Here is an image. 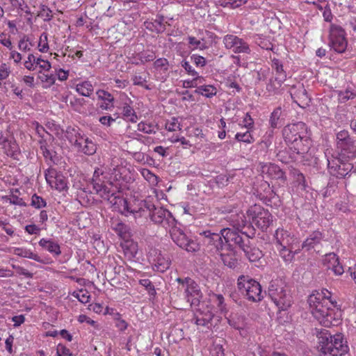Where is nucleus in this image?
<instances>
[{
  "label": "nucleus",
  "mask_w": 356,
  "mask_h": 356,
  "mask_svg": "<svg viewBox=\"0 0 356 356\" xmlns=\"http://www.w3.org/2000/svg\"><path fill=\"white\" fill-rule=\"evenodd\" d=\"M313 316L324 327L337 325L340 322L341 311L332 293L326 289L316 291L307 300Z\"/></svg>",
  "instance_id": "nucleus-1"
},
{
  "label": "nucleus",
  "mask_w": 356,
  "mask_h": 356,
  "mask_svg": "<svg viewBox=\"0 0 356 356\" xmlns=\"http://www.w3.org/2000/svg\"><path fill=\"white\" fill-rule=\"evenodd\" d=\"M318 349L321 356H346L348 352L346 341H343L341 334L332 335L327 330L319 333Z\"/></svg>",
  "instance_id": "nucleus-2"
},
{
  "label": "nucleus",
  "mask_w": 356,
  "mask_h": 356,
  "mask_svg": "<svg viewBox=\"0 0 356 356\" xmlns=\"http://www.w3.org/2000/svg\"><path fill=\"white\" fill-rule=\"evenodd\" d=\"M66 137L79 152L88 156L95 154L96 145L79 128L68 127L66 131Z\"/></svg>",
  "instance_id": "nucleus-3"
},
{
  "label": "nucleus",
  "mask_w": 356,
  "mask_h": 356,
  "mask_svg": "<svg viewBox=\"0 0 356 356\" xmlns=\"http://www.w3.org/2000/svg\"><path fill=\"white\" fill-rule=\"evenodd\" d=\"M176 282L179 284L178 289L183 291L184 298L190 303L191 307L196 308L202 305L200 301L202 293L195 280L187 277L185 278L178 277L176 279Z\"/></svg>",
  "instance_id": "nucleus-4"
},
{
  "label": "nucleus",
  "mask_w": 356,
  "mask_h": 356,
  "mask_svg": "<svg viewBox=\"0 0 356 356\" xmlns=\"http://www.w3.org/2000/svg\"><path fill=\"white\" fill-rule=\"evenodd\" d=\"M237 287L240 293L249 301L259 302L263 299L260 284L249 275L239 276Z\"/></svg>",
  "instance_id": "nucleus-5"
},
{
  "label": "nucleus",
  "mask_w": 356,
  "mask_h": 356,
  "mask_svg": "<svg viewBox=\"0 0 356 356\" xmlns=\"http://www.w3.org/2000/svg\"><path fill=\"white\" fill-rule=\"evenodd\" d=\"M268 295L276 306L282 309H287L291 305V296L284 286L282 280H273L268 287Z\"/></svg>",
  "instance_id": "nucleus-6"
},
{
  "label": "nucleus",
  "mask_w": 356,
  "mask_h": 356,
  "mask_svg": "<svg viewBox=\"0 0 356 356\" xmlns=\"http://www.w3.org/2000/svg\"><path fill=\"white\" fill-rule=\"evenodd\" d=\"M147 209L149 211L150 219L154 224L160 225L168 230L177 225L178 221L167 209L154 204H148Z\"/></svg>",
  "instance_id": "nucleus-7"
},
{
  "label": "nucleus",
  "mask_w": 356,
  "mask_h": 356,
  "mask_svg": "<svg viewBox=\"0 0 356 356\" xmlns=\"http://www.w3.org/2000/svg\"><path fill=\"white\" fill-rule=\"evenodd\" d=\"M200 235L202 236V241L207 253L213 257L218 256L221 253L225 244L222 240L221 231L220 233H215L211 232V230H204L200 232Z\"/></svg>",
  "instance_id": "nucleus-8"
},
{
  "label": "nucleus",
  "mask_w": 356,
  "mask_h": 356,
  "mask_svg": "<svg viewBox=\"0 0 356 356\" xmlns=\"http://www.w3.org/2000/svg\"><path fill=\"white\" fill-rule=\"evenodd\" d=\"M336 143L339 157L344 159L356 157V145L348 131H339L337 134Z\"/></svg>",
  "instance_id": "nucleus-9"
},
{
  "label": "nucleus",
  "mask_w": 356,
  "mask_h": 356,
  "mask_svg": "<svg viewBox=\"0 0 356 356\" xmlns=\"http://www.w3.org/2000/svg\"><path fill=\"white\" fill-rule=\"evenodd\" d=\"M172 240L181 248L187 252H195L199 250V245L185 233L180 222L169 230Z\"/></svg>",
  "instance_id": "nucleus-10"
},
{
  "label": "nucleus",
  "mask_w": 356,
  "mask_h": 356,
  "mask_svg": "<svg viewBox=\"0 0 356 356\" xmlns=\"http://www.w3.org/2000/svg\"><path fill=\"white\" fill-rule=\"evenodd\" d=\"M221 235L223 236L225 243L229 248L235 247L241 249L243 245L250 242V236L245 232L230 227L222 229Z\"/></svg>",
  "instance_id": "nucleus-11"
},
{
  "label": "nucleus",
  "mask_w": 356,
  "mask_h": 356,
  "mask_svg": "<svg viewBox=\"0 0 356 356\" xmlns=\"http://www.w3.org/2000/svg\"><path fill=\"white\" fill-rule=\"evenodd\" d=\"M247 214L252 219V222L261 231H266L272 222V216L267 211L256 205L247 211Z\"/></svg>",
  "instance_id": "nucleus-12"
},
{
  "label": "nucleus",
  "mask_w": 356,
  "mask_h": 356,
  "mask_svg": "<svg viewBox=\"0 0 356 356\" xmlns=\"http://www.w3.org/2000/svg\"><path fill=\"white\" fill-rule=\"evenodd\" d=\"M307 133V126L302 122L287 124L282 129L283 138L287 145L300 137L305 136Z\"/></svg>",
  "instance_id": "nucleus-13"
},
{
  "label": "nucleus",
  "mask_w": 356,
  "mask_h": 356,
  "mask_svg": "<svg viewBox=\"0 0 356 356\" xmlns=\"http://www.w3.org/2000/svg\"><path fill=\"white\" fill-rule=\"evenodd\" d=\"M345 31L339 26L332 24L330 29V46L337 53H343L347 47Z\"/></svg>",
  "instance_id": "nucleus-14"
},
{
  "label": "nucleus",
  "mask_w": 356,
  "mask_h": 356,
  "mask_svg": "<svg viewBox=\"0 0 356 356\" xmlns=\"http://www.w3.org/2000/svg\"><path fill=\"white\" fill-rule=\"evenodd\" d=\"M148 260L152 264L155 271L163 273L170 266L171 261L169 255L158 249H151L148 253Z\"/></svg>",
  "instance_id": "nucleus-15"
},
{
  "label": "nucleus",
  "mask_w": 356,
  "mask_h": 356,
  "mask_svg": "<svg viewBox=\"0 0 356 356\" xmlns=\"http://www.w3.org/2000/svg\"><path fill=\"white\" fill-rule=\"evenodd\" d=\"M222 42L227 49L235 54H250L251 49L249 44L242 38L233 34H227L223 37Z\"/></svg>",
  "instance_id": "nucleus-16"
},
{
  "label": "nucleus",
  "mask_w": 356,
  "mask_h": 356,
  "mask_svg": "<svg viewBox=\"0 0 356 356\" xmlns=\"http://www.w3.org/2000/svg\"><path fill=\"white\" fill-rule=\"evenodd\" d=\"M343 159L341 157L327 158V168L330 175L337 178H343L350 172L351 164L343 161Z\"/></svg>",
  "instance_id": "nucleus-17"
},
{
  "label": "nucleus",
  "mask_w": 356,
  "mask_h": 356,
  "mask_svg": "<svg viewBox=\"0 0 356 356\" xmlns=\"http://www.w3.org/2000/svg\"><path fill=\"white\" fill-rule=\"evenodd\" d=\"M115 209H117L122 215L129 216L133 214L134 218L141 217L145 213V210L140 208L138 210L133 209L129 207L127 200L119 195H115L109 202Z\"/></svg>",
  "instance_id": "nucleus-18"
},
{
  "label": "nucleus",
  "mask_w": 356,
  "mask_h": 356,
  "mask_svg": "<svg viewBox=\"0 0 356 356\" xmlns=\"http://www.w3.org/2000/svg\"><path fill=\"white\" fill-rule=\"evenodd\" d=\"M288 146L292 152V159H297L298 156H303L304 154L309 152L312 146V140L309 134L307 133L305 136L294 140Z\"/></svg>",
  "instance_id": "nucleus-19"
},
{
  "label": "nucleus",
  "mask_w": 356,
  "mask_h": 356,
  "mask_svg": "<svg viewBox=\"0 0 356 356\" xmlns=\"http://www.w3.org/2000/svg\"><path fill=\"white\" fill-rule=\"evenodd\" d=\"M275 247L289 246L298 244L297 238L289 231L283 228H277L273 235Z\"/></svg>",
  "instance_id": "nucleus-20"
},
{
  "label": "nucleus",
  "mask_w": 356,
  "mask_h": 356,
  "mask_svg": "<svg viewBox=\"0 0 356 356\" xmlns=\"http://www.w3.org/2000/svg\"><path fill=\"white\" fill-rule=\"evenodd\" d=\"M290 95L293 102L300 107L308 106L310 102L307 92L302 84L293 86L290 90Z\"/></svg>",
  "instance_id": "nucleus-21"
},
{
  "label": "nucleus",
  "mask_w": 356,
  "mask_h": 356,
  "mask_svg": "<svg viewBox=\"0 0 356 356\" xmlns=\"http://www.w3.org/2000/svg\"><path fill=\"white\" fill-rule=\"evenodd\" d=\"M324 266L331 270L336 275H341L343 273V266L340 264L338 256L334 252L326 254L323 258Z\"/></svg>",
  "instance_id": "nucleus-22"
},
{
  "label": "nucleus",
  "mask_w": 356,
  "mask_h": 356,
  "mask_svg": "<svg viewBox=\"0 0 356 356\" xmlns=\"http://www.w3.org/2000/svg\"><path fill=\"white\" fill-rule=\"evenodd\" d=\"M96 193L99 194L104 200L110 202L113 197L119 193L118 186H114L111 182L108 184L102 183H96L93 188Z\"/></svg>",
  "instance_id": "nucleus-23"
},
{
  "label": "nucleus",
  "mask_w": 356,
  "mask_h": 356,
  "mask_svg": "<svg viewBox=\"0 0 356 356\" xmlns=\"http://www.w3.org/2000/svg\"><path fill=\"white\" fill-rule=\"evenodd\" d=\"M195 309H196V313L195 314L193 321L196 325L206 326L213 319L214 316L213 312L209 309H205L204 303H202L198 308L196 307Z\"/></svg>",
  "instance_id": "nucleus-24"
},
{
  "label": "nucleus",
  "mask_w": 356,
  "mask_h": 356,
  "mask_svg": "<svg viewBox=\"0 0 356 356\" xmlns=\"http://www.w3.org/2000/svg\"><path fill=\"white\" fill-rule=\"evenodd\" d=\"M260 170L263 175L273 179H283L284 177V172L274 163H260Z\"/></svg>",
  "instance_id": "nucleus-25"
},
{
  "label": "nucleus",
  "mask_w": 356,
  "mask_h": 356,
  "mask_svg": "<svg viewBox=\"0 0 356 356\" xmlns=\"http://www.w3.org/2000/svg\"><path fill=\"white\" fill-rule=\"evenodd\" d=\"M279 252L280 257L283 261L286 263H291L295 257V255L298 254L300 251L298 244L289 246H282L276 248Z\"/></svg>",
  "instance_id": "nucleus-26"
},
{
  "label": "nucleus",
  "mask_w": 356,
  "mask_h": 356,
  "mask_svg": "<svg viewBox=\"0 0 356 356\" xmlns=\"http://www.w3.org/2000/svg\"><path fill=\"white\" fill-rule=\"evenodd\" d=\"M324 234L319 230H315L310 233L302 244V248L309 250L321 245Z\"/></svg>",
  "instance_id": "nucleus-27"
},
{
  "label": "nucleus",
  "mask_w": 356,
  "mask_h": 356,
  "mask_svg": "<svg viewBox=\"0 0 356 356\" xmlns=\"http://www.w3.org/2000/svg\"><path fill=\"white\" fill-rule=\"evenodd\" d=\"M227 221L232 227V229L238 231H242L248 223L246 218L242 212L230 214L227 216Z\"/></svg>",
  "instance_id": "nucleus-28"
},
{
  "label": "nucleus",
  "mask_w": 356,
  "mask_h": 356,
  "mask_svg": "<svg viewBox=\"0 0 356 356\" xmlns=\"http://www.w3.org/2000/svg\"><path fill=\"white\" fill-rule=\"evenodd\" d=\"M0 145L2 146L7 156L15 157L17 155L18 152V145L13 138L1 136Z\"/></svg>",
  "instance_id": "nucleus-29"
},
{
  "label": "nucleus",
  "mask_w": 356,
  "mask_h": 356,
  "mask_svg": "<svg viewBox=\"0 0 356 356\" xmlns=\"http://www.w3.org/2000/svg\"><path fill=\"white\" fill-rule=\"evenodd\" d=\"M96 94L98 99L103 102L99 105V108L106 111H111L114 108V97L111 93L104 90H98Z\"/></svg>",
  "instance_id": "nucleus-30"
},
{
  "label": "nucleus",
  "mask_w": 356,
  "mask_h": 356,
  "mask_svg": "<svg viewBox=\"0 0 356 356\" xmlns=\"http://www.w3.org/2000/svg\"><path fill=\"white\" fill-rule=\"evenodd\" d=\"M250 262L259 261L263 256L262 252L257 248L251 245L250 241L242 246L241 249Z\"/></svg>",
  "instance_id": "nucleus-31"
},
{
  "label": "nucleus",
  "mask_w": 356,
  "mask_h": 356,
  "mask_svg": "<svg viewBox=\"0 0 356 356\" xmlns=\"http://www.w3.org/2000/svg\"><path fill=\"white\" fill-rule=\"evenodd\" d=\"M38 244L44 250L55 256H59L61 254L59 244L51 239L42 238L39 241Z\"/></svg>",
  "instance_id": "nucleus-32"
},
{
  "label": "nucleus",
  "mask_w": 356,
  "mask_h": 356,
  "mask_svg": "<svg viewBox=\"0 0 356 356\" xmlns=\"http://www.w3.org/2000/svg\"><path fill=\"white\" fill-rule=\"evenodd\" d=\"M269 123L273 129L280 128L284 124V115L280 106L271 113Z\"/></svg>",
  "instance_id": "nucleus-33"
},
{
  "label": "nucleus",
  "mask_w": 356,
  "mask_h": 356,
  "mask_svg": "<svg viewBox=\"0 0 356 356\" xmlns=\"http://www.w3.org/2000/svg\"><path fill=\"white\" fill-rule=\"evenodd\" d=\"M154 68L156 74H160L159 79H165L168 76L169 70V62L165 58L156 59L154 63Z\"/></svg>",
  "instance_id": "nucleus-34"
},
{
  "label": "nucleus",
  "mask_w": 356,
  "mask_h": 356,
  "mask_svg": "<svg viewBox=\"0 0 356 356\" xmlns=\"http://www.w3.org/2000/svg\"><path fill=\"white\" fill-rule=\"evenodd\" d=\"M272 69L275 71V81L284 82L286 79V73L284 70L282 63L274 58L272 60Z\"/></svg>",
  "instance_id": "nucleus-35"
},
{
  "label": "nucleus",
  "mask_w": 356,
  "mask_h": 356,
  "mask_svg": "<svg viewBox=\"0 0 356 356\" xmlns=\"http://www.w3.org/2000/svg\"><path fill=\"white\" fill-rule=\"evenodd\" d=\"M121 111L123 118L125 120L129 121L131 122H136L138 120V116L134 108L130 106L129 104L127 102L124 103L121 108Z\"/></svg>",
  "instance_id": "nucleus-36"
},
{
  "label": "nucleus",
  "mask_w": 356,
  "mask_h": 356,
  "mask_svg": "<svg viewBox=\"0 0 356 356\" xmlns=\"http://www.w3.org/2000/svg\"><path fill=\"white\" fill-rule=\"evenodd\" d=\"M14 253L21 257L29 258L40 263L42 262V259L38 254L33 252L31 250L27 248H17L15 249Z\"/></svg>",
  "instance_id": "nucleus-37"
},
{
  "label": "nucleus",
  "mask_w": 356,
  "mask_h": 356,
  "mask_svg": "<svg viewBox=\"0 0 356 356\" xmlns=\"http://www.w3.org/2000/svg\"><path fill=\"white\" fill-rule=\"evenodd\" d=\"M76 90L82 96L90 97L93 92L94 87L90 81H84L76 84Z\"/></svg>",
  "instance_id": "nucleus-38"
},
{
  "label": "nucleus",
  "mask_w": 356,
  "mask_h": 356,
  "mask_svg": "<svg viewBox=\"0 0 356 356\" xmlns=\"http://www.w3.org/2000/svg\"><path fill=\"white\" fill-rule=\"evenodd\" d=\"M218 256H220L224 265L228 268L234 269L237 266L238 260L234 252H229L228 253H222L221 252Z\"/></svg>",
  "instance_id": "nucleus-39"
},
{
  "label": "nucleus",
  "mask_w": 356,
  "mask_h": 356,
  "mask_svg": "<svg viewBox=\"0 0 356 356\" xmlns=\"http://www.w3.org/2000/svg\"><path fill=\"white\" fill-rule=\"evenodd\" d=\"M337 95L339 102L341 104H344L348 100L356 97V89L348 87L345 90L338 91Z\"/></svg>",
  "instance_id": "nucleus-40"
},
{
  "label": "nucleus",
  "mask_w": 356,
  "mask_h": 356,
  "mask_svg": "<svg viewBox=\"0 0 356 356\" xmlns=\"http://www.w3.org/2000/svg\"><path fill=\"white\" fill-rule=\"evenodd\" d=\"M42 61V56L36 57L33 54H29L24 63V66L29 71H34Z\"/></svg>",
  "instance_id": "nucleus-41"
},
{
  "label": "nucleus",
  "mask_w": 356,
  "mask_h": 356,
  "mask_svg": "<svg viewBox=\"0 0 356 356\" xmlns=\"http://www.w3.org/2000/svg\"><path fill=\"white\" fill-rule=\"evenodd\" d=\"M195 92L206 97H212L217 93L216 88L212 85H202L197 87Z\"/></svg>",
  "instance_id": "nucleus-42"
},
{
  "label": "nucleus",
  "mask_w": 356,
  "mask_h": 356,
  "mask_svg": "<svg viewBox=\"0 0 356 356\" xmlns=\"http://www.w3.org/2000/svg\"><path fill=\"white\" fill-rule=\"evenodd\" d=\"M253 130L247 129L245 132H238L236 134L234 139L238 142H242L246 144H251L255 141V138L252 134Z\"/></svg>",
  "instance_id": "nucleus-43"
},
{
  "label": "nucleus",
  "mask_w": 356,
  "mask_h": 356,
  "mask_svg": "<svg viewBox=\"0 0 356 356\" xmlns=\"http://www.w3.org/2000/svg\"><path fill=\"white\" fill-rule=\"evenodd\" d=\"M114 230L124 240H129L131 237L129 227L123 222H118L114 227Z\"/></svg>",
  "instance_id": "nucleus-44"
},
{
  "label": "nucleus",
  "mask_w": 356,
  "mask_h": 356,
  "mask_svg": "<svg viewBox=\"0 0 356 356\" xmlns=\"http://www.w3.org/2000/svg\"><path fill=\"white\" fill-rule=\"evenodd\" d=\"M139 61H132V64L138 65L147 62L152 61L155 59L156 56L153 51H142L137 54Z\"/></svg>",
  "instance_id": "nucleus-45"
},
{
  "label": "nucleus",
  "mask_w": 356,
  "mask_h": 356,
  "mask_svg": "<svg viewBox=\"0 0 356 356\" xmlns=\"http://www.w3.org/2000/svg\"><path fill=\"white\" fill-rule=\"evenodd\" d=\"M38 79L41 81L43 83V88H45L51 87L56 81V76L54 74L42 73L41 71L39 72Z\"/></svg>",
  "instance_id": "nucleus-46"
},
{
  "label": "nucleus",
  "mask_w": 356,
  "mask_h": 356,
  "mask_svg": "<svg viewBox=\"0 0 356 356\" xmlns=\"http://www.w3.org/2000/svg\"><path fill=\"white\" fill-rule=\"evenodd\" d=\"M69 101L72 108L76 111H80L81 108L85 104L86 100L83 98H77L76 97H66L65 102Z\"/></svg>",
  "instance_id": "nucleus-47"
},
{
  "label": "nucleus",
  "mask_w": 356,
  "mask_h": 356,
  "mask_svg": "<svg viewBox=\"0 0 356 356\" xmlns=\"http://www.w3.org/2000/svg\"><path fill=\"white\" fill-rule=\"evenodd\" d=\"M38 49L41 53H47L49 51V46L48 42V34L47 33L44 32L40 35Z\"/></svg>",
  "instance_id": "nucleus-48"
},
{
  "label": "nucleus",
  "mask_w": 356,
  "mask_h": 356,
  "mask_svg": "<svg viewBox=\"0 0 356 356\" xmlns=\"http://www.w3.org/2000/svg\"><path fill=\"white\" fill-rule=\"evenodd\" d=\"M188 42L190 46L192 47V49H199L200 50H204L207 49V45L202 42L204 40V38H201V40H197L193 36H188Z\"/></svg>",
  "instance_id": "nucleus-49"
},
{
  "label": "nucleus",
  "mask_w": 356,
  "mask_h": 356,
  "mask_svg": "<svg viewBox=\"0 0 356 356\" xmlns=\"http://www.w3.org/2000/svg\"><path fill=\"white\" fill-rule=\"evenodd\" d=\"M211 300L217 305L218 309L224 312L226 311V305L225 304V298L221 294L213 293L211 296Z\"/></svg>",
  "instance_id": "nucleus-50"
},
{
  "label": "nucleus",
  "mask_w": 356,
  "mask_h": 356,
  "mask_svg": "<svg viewBox=\"0 0 356 356\" xmlns=\"http://www.w3.org/2000/svg\"><path fill=\"white\" fill-rule=\"evenodd\" d=\"M165 129L168 131H175L177 130H181V126L177 118H172L165 122Z\"/></svg>",
  "instance_id": "nucleus-51"
},
{
  "label": "nucleus",
  "mask_w": 356,
  "mask_h": 356,
  "mask_svg": "<svg viewBox=\"0 0 356 356\" xmlns=\"http://www.w3.org/2000/svg\"><path fill=\"white\" fill-rule=\"evenodd\" d=\"M72 296L83 304L88 303L90 299L89 292L86 289H81L79 291H74L73 292Z\"/></svg>",
  "instance_id": "nucleus-52"
},
{
  "label": "nucleus",
  "mask_w": 356,
  "mask_h": 356,
  "mask_svg": "<svg viewBox=\"0 0 356 356\" xmlns=\"http://www.w3.org/2000/svg\"><path fill=\"white\" fill-rule=\"evenodd\" d=\"M31 205L35 209H40L46 207L47 202L42 197L38 195L37 194H34L31 197Z\"/></svg>",
  "instance_id": "nucleus-53"
},
{
  "label": "nucleus",
  "mask_w": 356,
  "mask_h": 356,
  "mask_svg": "<svg viewBox=\"0 0 356 356\" xmlns=\"http://www.w3.org/2000/svg\"><path fill=\"white\" fill-rule=\"evenodd\" d=\"M143 177L151 184L156 185L159 182V178L148 169H143L141 172Z\"/></svg>",
  "instance_id": "nucleus-54"
},
{
  "label": "nucleus",
  "mask_w": 356,
  "mask_h": 356,
  "mask_svg": "<svg viewBox=\"0 0 356 356\" xmlns=\"http://www.w3.org/2000/svg\"><path fill=\"white\" fill-rule=\"evenodd\" d=\"M138 130L147 134L156 133L154 125L144 122H140L138 124Z\"/></svg>",
  "instance_id": "nucleus-55"
},
{
  "label": "nucleus",
  "mask_w": 356,
  "mask_h": 356,
  "mask_svg": "<svg viewBox=\"0 0 356 356\" xmlns=\"http://www.w3.org/2000/svg\"><path fill=\"white\" fill-rule=\"evenodd\" d=\"M40 149L42 150V155L45 158L46 160H49L52 163H55L54 156V154H56V152H53V151H50L47 148V144L45 143H41Z\"/></svg>",
  "instance_id": "nucleus-56"
},
{
  "label": "nucleus",
  "mask_w": 356,
  "mask_h": 356,
  "mask_svg": "<svg viewBox=\"0 0 356 356\" xmlns=\"http://www.w3.org/2000/svg\"><path fill=\"white\" fill-rule=\"evenodd\" d=\"M283 83L284 82L275 81V77L274 79H271L266 86V90L270 92L277 93Z\"/></svg>",
  "instance_id": "nucleus-57"
},
{
  "label": "nucleus",
  "mask_w": 356,
  "mask_h": 356,
  "mask_svg": "<svg viewBox=\"0 0 356 356\" xmlns=\"http://www.w3.org/2000/svg\"><path fill=\"white\" fill-rule=\"evenodd\" d=\"M248 0H224L222 3V6L224 7H230L232 8H236L241 6L243 4H245Z\"/></svg>",
  "instance_id": "nucleus-58"
},
{
  "label": "nucleus",
  "mask_w": 356,
  "mask_h": 356,
  "mask_svg": "<svg viewBox=\"0 0 356 356\" xmlns=\"http://www.w3.org/2000/svg\"><path fill=\"white\" fill-rule=\"evenodd\" d=\"M114 320L115 327L120 331H124L127 328L128 323L121 318L120 314L119 313H117L115 314Z\"/></svg>",
  "instance_id": "nucleus-59"
},
{
  "label": "nucleus",
  "mask_w": 356,
  "mask_h": 356,
  "mask_svg": "<svg viewBox=\"0 0 356 356\" xmlns=\"http://www.w3.org/2000/svg\"><path fill=\"white\" fill-rule=\"evenodd\" d=\"M139 283L147 290L149 295L154 296L156 294L154 286L149 279L140 280Z\"/></svg>",
  "instance_id": "nucleus-60"
},
{
  "label": "nucleus",
  "mask_w": 356,
  "mask_h": 356,
  "mask_svg": "<svg viewBox=\"0 0 356 356\" xmlns=\"http://www.w3.org/2000/svg\"><path fill=\"white\" fill-rule=\"evenodd\" d=\"M191 60L196 65V67H202L206 65V58L197 54H193L190 57Z\"/></svg>",
  "instance_id": "nucleus-61"
},
{
  "label": "nucleus",
  "mask_w": 356,
  "mask_h": 356,
  "mask_svg": "<svg viewBox=\"0 0 356 356\" xmlns=\"http://www.w3.org/2000/svg\"><path fill=\"white\" fill-rule=\"evenodd\" d=\"M38 15L44 17V21H49L52 17L51 10L47 6L42 5Z\"/></svg>",
  "instance_id": "nucleus-62"
},
{
  "label": "nucleus",
  "mask_w": 356,
  "mask_h": 356,
  "mask_svg": "<svg viewBox=\"0 0 356 356\" xmlns=\"http://www.w3.org/2000/svg\"><path fill=\"white\" fill-rule=\"evenodd\" d=\"M29 38L26 36H24L23 38L20 39L18 42V48L19 50L26 52L31 50V47L28 44Z\"/></svg>",
  "instance_id": "nucleus-63"
},
{
  "label": "nucleus",
  "mask_w": 356,
  "mask_h": 356,
  "mask_svg": "<svg viewBox=\"0 0 356 356\" xmlns=\"http://www.w3.org/2000/svg\"><path fill=\"white\" fill-rule=\"evenodd\" d=\"M56 355L57 356H72L70 349L61 343L57 346Z\"/></svg>",
  "instance_id": "nucleus-64"
}]
</instances>
